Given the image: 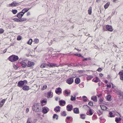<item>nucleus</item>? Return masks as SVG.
<instances>
[{
    "label": "nucleus",
    "mask_w": 123,
    "mask_h": 123,
    "mask_svg": "<svg viewBox=\"0 0 123 123\" xmlns=\"http://www.w3.org/2000/svg\"><path fill=\"white\" fill-rule=\"evenodd\" d=\"M39 42V40L37 39L36 38V39H35L34 40L33 43H35L36 44H37Z\"/></svg>",
    "instance_id": "nucleus-41"
},
{
    "label": "nucleus",
    "mask_w": 123,
    "mask_h": 123,
    "mask_svg": "<svg viewBox=\"0 0 123 123\" xmlns=\"http://www.w3.org/2000/svg\"><path fill=\"white\" fill-rule=\"evenodd\" d=\"M111 96L110 95H107L106 98L107 100L108 101H111Z\"/></svg>",
    "instance_id": "nucleus-28"
},
{
    "label": "nucleus",
    "mask_w": 123,
    "mask_h": 123,
    "mask_svg": "<svg viewBox=\"0 0 123 123\" xmlns=\"http://www.w3.org/2000/svg\"><path fill=\"white\" fill-rule=\"evenodd\" d=\"M118 74L120 76V79L121 80H123V70L120 71Z\"/></svg>",
    "instance_id": "nucleus-15"
},
{
    "label": "nucleus",
    "mask_w": 123,
    "mask_h": 123,
    "mask_svg": "<svg viewBox=\"0 0 123 123\" xmlns=\"http://www.w3.org/2000/svg\"><path fill=\"white\" fill-rule=\"evenodd\" d=\"M49 110V109L47 107L45 106L43 107L42 110V112L44 114L47 113Z\"/></svg>",
    "instance_id": "nucleus-6"
},
{
    "label": "nucleus",
    "mask_w": 123,
    "mask_h": 123,
    "mask_svg": "<svg viewBox=\"0 0 123 123\" xmlns=\"http://www.w3.org/2000/svg\"><path fill=\"white\" fill-rule=\"evenodd\" d=\"M97 97L96 96H92L91 97V99L95 102L97 101Z\"/></svg>",
    "instance_id": "nucleus-22"
},
{
    "label": "nucleus",
    "mask_w": 123,
    "mask_h": 123,
    "mask_svg": "<svg viewBox=\"0 0 123 123\" xmlns=\"http://www.w3.org/2000/svg\"><path fill=\"white\" fill-rule=\"evenodd\" d=\"M20 18V22H22L23 21H26L27 20V19L25 18Z\"/></svg>",
    "instance_id": "nucleus-38"
},
{
    "label": "nucleus",
    "mask_w": 123,
    "mask_h": 123,
    "mask_svg": "<svg viewBox=\"0 0 123 123\" xmlns=\"http://www.w3.org/2000/svg\"><path fill=\"white\" fill-rule=\"evenodd\" d=\"M106 86L107 87L109 88H110L111 87V85L110 84H107L106 85Z\"/></svg>",
    "instance_id": "nucleus-54"
},
{
    "label": "nucleus",
    "mask_w": 123,
    "mask_h": 123,
    "mask_svg": "<svg viewBox=\"0 0 123 123\" xmlns=\"http://www.w3.org/2000/svg\"><path fill=\"white\" fill-rule=\"evenodd\" d=\"M7 50V49H5L3 51V52L4 53H5L6 52V51Z\"/></svg>",
    "instance_id": "nucleus-63"
},
{
    "label": "nucleus",
    "mask_w": 123,
    "mask_h": 123,
    "mask_svg": "<svg viewBox=\"0 0 123 123\" xmlns=\"http://www.w3.org/2000/svg\"><path fill=\"white\" fill-rule=\"evenodd\" d=\"M82 98H83V101L85 102H86L87 101V100L86 99L87 98L85 96H83L82 97Z\"/></svg>",
    "instance_id": "nucleus-44"
},
{
    "label": "nucleus",
    "mask_w": 123,
    "mask_h": 123,
    "mask_svg": "<svg viewBox=\"0 0 123 123\" xmlns=\"http://www.w3.org/2000/svg\"><path fill=\"white\" fill-rule=\"evenodd\" d=\"M32 41L33 40L32 39L30 38L29 40L27 42V43L29 45H31V44Z\"/></svg>",
    "instance_id": "nucleus-37"
},
{
    "label": "nucleus",
    "mask_w": 123,
    "mask_h": 123,
    "mask_svg": "<svg viewBox=\"0 0 123 123\" xmlns=\"http://www.w3.org/2000/svg\"><path fill=\"white\" fill-rule=\"evenodd\" d=\"M66 108L67 110L68 111H70L72 110L73 106L69 104L67 106Z\"/></svg>",
    "instance_id": "nucleus-10"
},
{
    "label": "nucleus",
    "mask_w": 123,
    "mask_h": 123,
    "mask_svg": "<svg viewBox=\"0 0 123 123\" xmlns=\"http://www.w3.org/2000/svg\"><path fill=\"white\" fill-rule=\"evenodd\" d=\"M79 86L81 88L83 87L84 86V83L83 82L82 83L79 84Z\"/></svg>",
    "instance_id": "nucleus-51"
},
{
    "label": "nucleus",
    "mask_w": 123,
    "mask_h": 123,
    "mask_svg": "<svg viewBox=\"0 0 123 123\" xmlns=\"http://www.w3.org/2000/svg\"><path fill=\"white\" fill-rule=\"evenodd\" d=\"M99 81V78L98 77H96L93 79L92 81L95 83H97Z\"/></svg>",
    "instance_id": "nucleus-23"
},
{
    "label": "nucleus",
    "mask_w": 123,
    "mask_h": 123,
    "mask_svg": "<svg viewBox=\"0 0 123 123\" xmlns=\"http://www.w3.org/2000/svg\"><path fill=\"white\" fill-rule=\"evenodd\" d=\"M55 93L58 94H59V93H61L62 92V89L60 87H58L56 88L55 90Z\"/></svg>",
    "instance_id": "nucleus-12"
},
{
    "label": "nucleus",
    "mask_w": 123,
    "mask_h": 123,
    "mask_svg": "<svg viewBox=\"0 0 123 123\" xmlns=\"http://www.w3.org/2000/svg\"><path fill=\"white\" fill-rule=\"evenodd\" d=\"M83 107L84 108H88L90 110L88 111L86 113V114L87 115H92L93 114V113L92 112V110L90 108V107L87 105H85L83 106Z\"/></svg>",
    "instance_id": "nucleus-4"
},
{
    "label": "nucleus",
    "mask_w": 123,
    "mask_h": 123,
    "mask_svg": "<svg viewBox=\"0 0 123 123\" xmlns=\"http://www.w3.org/2000/svg\"><path fill=\"white\" fill-rule=\"evenodd\" d=\"M106 28L108 31L111 32L113 31V29L111 26L107 25H106Z\"/></svg>",
    "instance_id": "nucleus-11"
},
{
    "label": "nucleus",
    "mask_w": 123,
    "mask_h": 123,
    "mask_svg": "<svg viewBox=\"0 0 123 123\" xmlns=\"http://www.w3.org/2000/svg\"><path fill=\"white\" fill-rule=\"evenodd\" d=\"M71 118V117H67L66 119L67 120H70V118Z\"/></svg>",
    "instance_id": "nucleus-55"
},
{
    "label": "nucleus",
    "mask_w": 123,
    "mask_h": 123,
    "mask_svg": "<svg viewBox=\"0 0 123 123\" xmlns=\"http://www.w3.org/2000/svg\"><path fill=\"white\" fill-rule=\"evenodd\" d=\"M66 122L67 123H70L68 120L66 119Z\"/></svg>",
    "instance_id": "nucleus-62"
},
{
    "label": "nucleus",
    "mask_w": 123,
    "mask_h": 123,
    "mask_svg": "<svg viewBox=\"0 0 123 123\" xmlns=\"http://www.w3.org/2000/svg\"><path fill=\"white\" fill-rule=\"evenodd\" d=\"M29 109L28 108H27L26 111V112L27 113L29 111Z\"/></svg>",
    "instance_id": "nucleus-59"
},
{
    "label": "nucleus",
    "mask_w": 123,
    "mask_h": 123,
    "mask_svg": "<svg viewBox=\"0 0 123 123\" xmlns=\"http://www.w3.org/2000/svg\"><path fill=\"white\" fill-rule=\"evenodd\" d=\"M99 76L101 77H102V76H103V74H102V73H100L99 74Z\"/></svg>",
    "instance_id": "nucleus-60"
},
{
    "label": "nucleus",
    "mask_w": 123,
    "mask_h": 123,
    "mask_svg": "<svg viewBox=\"0 0 123 123\" xmlns=\"http://www.w3.org/2000/svg\"><path fill=\"white\" fill-rule=\"evenodd\" d=\"M6 99H5L2 100H1L0 102V104L1 106H3L4 104L5 101L6 100Z\"/></svg>",
    "instance_id": "nucleus-25"
},
{
    "label": "nucleus",
    "mask_w": 123,
    "mask_h": 123,
    "mask_svg": "<svg viewBox=\"0 0 123 123\" xmlns=\"http://www.w3.org/2000/svg\"><path fill=\"white\" fill-rule=\"evenodd\" d=\"M110 4L109 2H108L104 6V7L105 9H106L108 8Z\"/></svg>",
    "instance_id": "nucleus-30"
},
{
    "label": "nucleus",
    "mask_w": 123,
    "mask_h": 123,
    "mask_svg": "<svg viewBox=\"0 0 123 123\" xmlns=\"http://www.w3.org/2000/svg\"><path fill=\"white\" fill-rule=\"evenodd\" d=\"M88 59V58H85L84 59H83V61H86V60H87Z\"/></svg>",
    "instance_id": "nucleus-61"
},
{
    "label": "nucleus",
    "mask_w": 123,
    "mask_h": 123,
    "mask_svg": "<svg viewBox=\"0 0 123 123\" xmlns=\"http://www.w3.org/2000/svg\"><path fill=\"white\" fill-rule=\"evenodd\" d=\"M102 95V94L101 93L99 95H98V98H100L101 96Z\"/></svg>",
    "instance_id": "nucleus-58"
},
{
    "label": "nucleus",
    "mask_w": 123,
    "mask_h": 123,
    "mask_svg": "<svg viewBox=\"0 0 123 123\" xmlns=\"http://www.w3.org/2000/svg\"><path fill=\"white\" fill-rule=\"evenodd\" d=\"M109 114L110 116V117H114V116L113 115V113L112 112H110L109 113Z\"/></svg>",
    "instance_id": "nucleus-46"
},
{
    "label": "nucleus",
    "mask_w": 123,
    "mask_h": 123,
    "mask_svg": "<svg viewBox=\"0 0 123 123\" xmlns=\"http://www.w3.org/2000/svg\"><path fill=\"white\" fill-rule=\"evenodd\" d=\"M23 1L21 2H18L16 1H14L9 5V6L10 7L16 6L19 5L20 3L22 2Z\"/></svg>",
    "instance_id": "nucleus-5"
},
{
    "label": "nucleus",
    "mask_w": 123,
    "mask_h": 123,
    "mask_svg": "<svg viewBox=\"0 0 123 123\" xmlns=\"http://www.w3.org/2000/svg\"><path fill=\"white\" fill-rule=\"evenodd\" d=\"M71 66L75 67H79V66L77 64H75L74 63H71L70 64Z\"/></svg>",
    "instance_id": "nucleus-36"
},
{
    "label": "nucleus",
    "mask_w": 123,
    "mask_h": 123,
    "mask_svg": "<svg viewBox=\"0 0 123 123\" xmlns=\"http://www.w3.org/2000/svg\"><path fill=\"white\" fill-rule=\"evenodd\" d=\"M31 14L30 12H28L27 14V16H29Z\"/></svg>",
    "instance_id": "nucleus-56"
},
{
    "label": "nucleus",
    "mask_w": 123,
    "mask_h": 123,
    "mask_svg": "<svg viewBox=\"0 0 123 123\" xmlns=\"http://www.w3.org/2000/svg\"><path fill=\"white\" fill-rule=\"evenodd\" d=\"M24 15L21 12L18 13L16 16L19 18H21Z\"/></svg>",
    "instance_id": "nucleus-20"
},
{
    "label": "nucleus",
    "mask_w": 123,
    "mask_h": 123,
    "mask_svg": "<svg viewBox=\"0 0 123 123\" xmlns=\"http://www.w3.org/2000/svg\"><path fill=\"white\" fill-rule=\"evenodd\" d=\"M64 92L65 93L67 94L66 96H69L70 94V92H68L67 90H65Z\"/></svg>",
    "instance_id": "nucleus-29"
},
{
    "label": "nucleus",
    "mask_w": 123,
    "mask_h": 123,
    "mask_svg": "<svg viewBox=\"0 0 123 123\" xmlns=\"http://www.w3.org/2000/svg\"><path fill=\"white\" fill-rule=\"evenodd\" d=\"M118 94L119 95V98L120 100L122 101L123 100V92L120 91H119L118 92Z\"/></svg>",
    "instance_id": "nucleus-8"
},
{
    "label": "nucleus",
    "mask_w": 123,
    "mask_h": 123,
    "mask_svg": "<svg viewBox=\"0 0 123 123\" xmlns=\"http://www.w3.org/2000/svg\"><path fill=\"white\" fill-rule=\"evenodd\" d=\"M27 123H31L30 122V121H29V120L28 119L27 120Z\"/></svg>",
    "instance_id": "nucleus-64"
},
{
    "label": "nucleus",
    "mask_w": 123,
    "mask_h": 123,
    "mask_svg": "<svg viewBox=\"0 0 123 123\" xmlns=\"http://www.w3.org/2000/svg\"><path fill=\"white\" fill-rule=\"evenodd\" d=\"M76 100V97H74L72 95L71 96L70 100L72 101H75Z\"/></svg>",
    "instance_id": "nucleus-35"
},
{
    "label": "nucleus",
    "mask_w": 123,
    "mask_h": 123,
    "mask_svg": "<svg viewBox=\"0 0 123 123\" xmlns=\"http://www.w3.org/2000/svg\"><path fill=\"white\" fill-rule=\"evenodd\" d=\"M62 115L64 116H66L67 115V114L65 111H63L62 114Z\"/></svg>",
    "instance_id": "nucleus-48"
},
{
    "label": "nucleus",
    "mask_w": 123,
    "mask_h": 123,
    "mask_svg": "<svg viewBox=\"0 0 123 123\" xmlns=\"http://www.w3.org/2000/svg\"><path fill=\"white\" fill-rule=\"evenodd\" d=\"M34 65V63L33 62L29 61L27 65V67H32Z\"/></svg>",
    "instance_id": "nucleus-13"
},
{
    "label": "nucleus",
    "mask_w": 123,
    "mask_h": 123,
    "mask_svg": "<svg viewBox=\"0 0 123 123\" xmlns=\"http://www.w3.org/2000/svg\"><path fill=\"white\" fill-rule=\"evenodd\" d=\"M88 13L89 15H91L92 13V7H90L89 8L88 11Z\"/></svg>",
    "instance_id": "nucleus-40"
},
{
    "label": "nucleus",
    "mask_w": 123,
    "mask_h": 123,
    "mask_svg": "<svg viewBox=\"0 0 123 123\" xmlns=\"http://www.w3.org/2000/svg\"><path fill=\"white\" fill-rule=\"evenodd\" d=\"M61 107L59 106H56L54 108V111L56 112H60V111Z\"/></svg>",
    "instance_id": "nucleus-16"
},
{
    "label": "nucleus",
    "mask_w": 123,
    "mask_h": 123,
    "mask_svg": "<svg viewBox=\"0 0 123 123\" xmlns=\"http://www.w3.org/2000/svg\"><path fill=\"white\" fill-rule=\"evenodd\" d=\"M73 111L74 113L76 114H79L80 113L79 109L78 108H74Z\"/></svg>",
    "instance_id": "nucleus-19"
},
{
    "label": "nucleus",
    "mask_w": 123,
    "mask_h": 123,
    "mask_svg": "<svg viewBox=\"0 0 123 123\" xmlns=\"http://www.w3.org/2000/svg\"><path fill=\"white\" fill-rule=\"evenodd\" d=\"M13 20L17 22H20V18H16L13 19Z\"/></svg>",
    "instance_id": "nucleus-34"
},
{
    "label": "nucleus",
    "mask_w": 123,
    "mask_h": 123,
    "mask_svg": "<svg viewBox=\"0 0 123 123\" xmlns=\"http://www.w3.org/2000/svg\"><path fill=\"white\" fill-rule=\"evenodd\" d=\"M73 77H70L66 81V82L69 84L70 85L72 84L74 82V80Z\"/></svg>",
    "instance_id": "nucleus-7"
},
{
    "label": "nucleus",
    "mask_w": 123,
    "mask_h": 123,
    "mask_svg": "<svg viewBox=\"0 0 123 123\" xmlns=\"http://www.w3.org/2000/svg\"><path fill=\"white\" fill-rule=\"evenodd\" d=\"M102 70V69L100 68H99L97 70V71H98L99 72H101Z\"/></svg>",
    "instance_id": "nucleus-50"
},
{
    "label": "nucleus",
    "mask_w": 123,
    "mask_h": 123,
    "mask_svg": "<svg viewBox=\"0 0 123 123\" xmlns=\"http://www.w3.org/2000/svg\"><path fill=\"white\" fill-rule=\"evenodd\" d=\"M60 105L61 106H64L66 104L65 101L63 100H61L59 101Z\"/></svg>",
    "instance_id": "nucleus-14"
},
{
    "label": "nucleus",
    "mask_w": 123,
    "mask_h": 123,
    "mask_svg": "<svg viewBox=\"0 0 123 123\" xmlns=\"http://www.w3.org/2000/svg\"><path fill=\"white\" fill-rule=\"evenodd\" d=\"M74 55L79 57H80L81 56V55L80 54H74Z\"/></svg>",
    "instance_id": "nucleus-53"
},
{
    "label": "nucleus",
    "mask_w": 123,
    "mask_h": 123,
    "mask_svg": "<svg viewBox=\"0 0 123 123\" xmlns=\"http://www.w3.org/2000/svg\"><path fill=\"white\" fill-rule=\"evenodd\" d=\"M22 89L24 91H28L30 89V87L28 86L24 85L22 87Z\"/></svg>",
    "instance_id": "nucleus-17"
},
{
    "label": "nucleus",
    "mask_w": 123,
    "mask_h": 123,
    "mask_svg": "<svg viewBox=\"0 0 123 123\" xmlns=\"http://www.w3.org/2000/svg\"><path fill=\"white\" fill-rule=\"evenodd\" d=\"M52 93L51 92V91H50L49 92H47L46 94L47 97L48 98L52 97Z\"/></svg>",
    "instance_id": "nucleus-18"
},
{
    "label": "nucleus",
    "mask_w": 123,
    "mask_h": 123,
    "mask_svg": "<svg viewBox=\"0 0 123 123\" xmlns=\"http://www.w3.org/2000/svg\"><path fill=\"white\" fill-rule=\"evenodd\" d=\"M46 65L47 66L51 68H53L54 67H58L57 64L52 63H48Z\"/></svg>",
    "instance_id": "nucleus-9"
},
{
    "label": "nucleus",
    "mask_w": 123,
    "mask_h": 123,
    "mask_svg": "<svg viewBox=\"0 0 123 123\" xmlns=\"http://www.w3.org/2000/svg\"><path fill=\"white\" fill-rule=\"evenodd\" d=\"M100 107L102 110H104L105 109H107V107L105 105H103L102 106H100Z\"/></svg>",
    "instance_id": "nucleus-39"
},
{
    "label": "nucleus",
    "mask_w": 123,
    "mask_h": 123,
    "mask_svg": "<svg viewBox=\"0 0 123 123\" xmlns=\"http://www.w3.org/2000/svg\"><path fill=\"white\" fill-rule=\"evenodd\" d=\"M99 101L100 102H103V100L102 98H100L99 99Z\"/></svg>",
    "instance_id": "nucleus-57"
},
{
    "label": "nucleus",
    "mask_w": 123,
    "mask_h": 123,
    "mask_svg": "<svg viewBox=\"0 0 123 123\" xmlns=\"http://www.w3.org/2000/svg\"><path fill=\"white\" fill-rule=\"evenodd\" d=\"M46 102L47 101L44 99L41 101V103L42 104H43V103H46Z\"/></svg>",
    "instance_id": "nucleus-49"
},
{
    "label": "nucleus",
    "mask_w": 123,
    "mask_h": 123,
    "mask_svg": "<svg viewBox=\"0 0 123 123\" xmlns=\"http://www.w3.org/2000/svg\"><path fill=\"white\" fill-rule=\"evenodd\" d=\"M88 104L90 106H93V102L91 101H90L88 103Z\"/></svg>",
    "instance_id": "nucleus-43"
},
{
    "label": "nucleus",
    "mask_w": 123,
    "mask_h": 123,
    "mask_svg": "<svg viewBox=\"0 0 123 123\" xmlns=\"http://www.w3.org/2000/svg\"><path fill=\"white\" fill-rule=\"evenodd\" d=\"M121 120V119L120 117H116L115 118V121L117 123H120V121Z\"/></svg>",
    "instance_id": "nucleus-27"
},
{
    "label": "nucleus",
    "mask_w": 123,
    "mask_h": 123,
    "mask_svg": "<svg viewBox=\"0 0 123 123\" xmlns=\"http://www.w3.org/2000/svg\"><path fill=\"white\" fill-rule=\"evenodd\" d=\"M4 30L2 29H0V33L1 34L3 33L4 32Z\"/></svg>",
    "instance_id": "nucleus-52"
},
{
    "label": "nucleus",
    "mask_w": 123,
    "mask_h": 123,
    "mask_svg": "<svg viewBox=\"0 0 123 123\" xmlns=\"http://www.w3.org/2000/svg\"><path fill=\"white\" fill-rule=\"evenodd\" d=\"M80 79L79 78H76L75 80V82L76 84H79L80 82Z\"/></svg>",
    "instance_id": "nucleus-24"
},
{
    "label": "nucleus",
    "mask_w": 123,
    "mask_h": 123,
    "mask_svg": "<svg viewBox=\"0 0 123 123\" xmlns=\"http://www.w3.org/2000/svg\"><path fill=\"white\" fill-rule=\"evenodd\" d=\"M21 66L23 68H25L27 66L26 63L25 62H21Z\"/></svg>",
    "instance_id": "nucleus-26"
},
{
    "label": "nucleus",
    "mask_w": 123,
    "mask_h": 123,
    "mask_svg": "<svg viewBox=\"0 0 123 123\" xmlns=\"http://www.w3.org/2000/svg\"><path fill=\"white\" fill-rule=\"evenodd\" d=\"M58 116L56 114H54L53 117V118L55 119L56 118V120H58Z\"/></svg>",
    "instance_id": "nucleus-32"
},
{
    "label": "nucleus",
    "mask_w": 123,
    "mask_h": 123,
    "mask_svg": "<svg viewBox=\"0 0 123 123\" xmlns=\"http://www.w3.org/2000/svg\"><path fill=\"white\" fill-rule=\"evenodd\" d=\"M28 82L27 80H25L23 81L20 80L19 81L17 84V86L19 87H23Z\"/></svg>",
    "instance_id": "nucleus-3"
},
{
    "label": "nucleus",
    "mask_w": 123,
    "mask_h": 123,
    "mask_svg": "<svg viewBox=\"0 0 123 123\" xmlns=\"http://www.w3.org/2000/svg\"><path fill=\"white\" fill-rule=\"evenodd\" d=\"M47 63H42L40 65V67L41 68H44L46 67V66H47Z\"/></svg>",
    "instance_id": "nucleus-33"
},
{
    "label": "nucleus",
    "mask_w": 123,
    "mask_h": 123,
    "mask_svg": "<svg viewBox=\"0 0 123 123\" xmlns=\"http://www.w3.org/2000/svg\"><path fill=\"white\" fill-rule=\"evenodd\" d=\"M47 85H45L43 86V87L42 88V90H43L45 89L46 88H47Z\"/></svg>",
    "instance_id": "nucleus-45"
},
{
    "label": "nucleus",
    "mask_w": 123,
    "mask_h": 123,
    "mask_svg": "<svg viewBox=\"0 0 123 123\" xmlns=\"http://www.w3.org/2000/svg\"><path fill=\"white\" fill-rule=\"evenodd\" d=\"M40 107V103H37L33 105L32 109V110L35 112H40L41 111V110L39 109Z\"/></svg>",
    "instance_id": "nucleus-1"
},
{
    "label": "nucleus",
    "mask_w": 123,
    "mask_h": 123,
    "mask_svg": "<svg viewBox=\"0 0 123 123\" xmlns=\"http://www.w3.org/2000/svg\"><path fill=\"white\" fill-rule=\"evenodd\" d=\"M17 12V10L16 9H12V12L14 14H16Z\"/></svg>",
    "instance_id": "nucleus-42"
},
{
    "label": "nucleus",
    "mask_w": 123,
    "mask_h": 123,
    "mask_svg": "<svg viewBox=\"0 0 123 123\" xmlns=\"http://www.w3.org/2000/svg\"><path fill=\"white\" fill-rule=\"evenodd\" d=\"M31 8H25L23 9L21 12L24 15L25 12H27Z\"/></svg>",
    "instance_id": "nucleus-21"
},
{
    "label": "nucleus",
    "mask_w": 123,
    "mask_h": 123,
    "mask_svg": "<svg viewBox=\"0 0 123 123\" xmlns=\"http://www.w3.org/2000/svg\"><path fill=\"white\" fill-rule=\"evenodd\" d=\"M21 39L22 37L20 36H18L17 38V40L18 41H20L21 40Z\"/></svg>",
    "instance_id": "nucleus-47"
},
{
    "label": "nucleus",
    "mask_w": 123,
    "mask_h": 123,
    "mask_svg": "<svg viewBox=\"0 0 123 123\" xmlns=\"http://www.w3.org/2000/svg\"><path fill=\"white\" fill-rule=\"evenodd\" d=\"M18 56L12 55L10 56L8 58V60L12 62L16 61L18 60Z\"/></svg>",
    "instance_id": "nucleus-2"
},
{
    "label": "nucleus",
    "mask_w": 123,
    "mask_h": 123,
    "mask_svg": "<svg viewBox=\"0 0 123 123\" xmlns=\"http://www.w3.org/2000/svg\"><path fill=\"white\" fill-rule=\"evenodd\" d=\"M85 115L84 114H80V118L83 119L85 118Z\"/></svg>",
    "instance_id": "nucleus-31"
}]
</instances>
